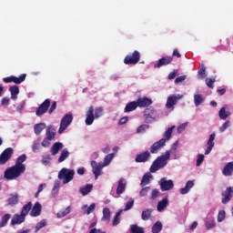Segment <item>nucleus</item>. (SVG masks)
<instances>
[{
	"label": "nucleus",
	"instance_id": "obj_1",
	"mask_svg": "<svg viewBox=\"0 0 233 233\" xmlns=\"http://www.w3.org/2000/svg\"><path fill=\"white\" fill-rule=\"evenodd\" d=\"M105 114V109L103 107H94L93 106H89L88 110L86 112V125L90 127L94 124L96 119H99V117H103Z\"/></svg>",
	"mask_w": 233,
	"mask_h": 233
},
{
	"label": "nucleus",
	"instance_id": "obj_2",
	"mask_svg": "<svg viewBox=\"0 0 233 233\" xmlns=\"http://www.w3.org/2000/svg\"><path fill=\"white\" fill-rule=\"evenodd\" d=\"M170 159V153L165 152V154L159 156L151 165L150 172L152 174L157 172V170H161V168H165L167 165H168V160Z\"/></svg>",
	"mask_w": 233,
	"mask_h": 233
},
{
	"label": "nucleus",
	"instance_id": "obj_3",
	"mask_svg": "<svg viewBox=\"0 0 233 233\" xmlns=\"http://www.w3.org/2000/svg\"><path fill=\"white\" fill-rule=\"evenodd\" d=\"M25 169L23 166L19 167L18 166L15 165L5 171L4 177L8 181L17 179V177H19L22 174H25Z\"/></svg>",
	"mask_w": 233,
	"mask_h": 233
},
{
	"label": "nucleus",
	"instance_id": "obj_4",
	"mask_svg": "<svg viewBox=\"0 0 233 233\" xmlns=\"http://www.w3.org/2000/svg\"><path fill=\"white\" fill-rule=\"evenodd\" d=\"M74 176H76V170L66 167H63L58 172V179L62 181L63 185H68L74 179Z\"/></svg>",
	"mask_w": 233,
	"mask_h": 233
},
{
	"label": "nucleus",
	"instance_id": "obj_5",
	"mask_svg": "<svg viewBox=\"0 0 233 233\" xmlns=\"http://www.w3.org/2000/svg\"><path fill=\"white\" fill-rule=\"evenodd\" d=\"M183 97H185V96L181 94L169 95L167 98L166 108L169 110V112H174L176 106L181 99H183Z\"/></svg>",
	"mask_w": 233,
	"mask_h": 233
},
{
	"label": "nucleus",
	"instance_id": "obj_6",
	"mask_svg": "<svg viewBox=\"0 0 233 233\" xmlns=\"http://www.w3.org/2000/svg\"><path fill=\"white\" fill-rule=\"evenodd\" d=\"M72 121H74V116H72V114L65 115L61 119L58 134H63V132H65V130H66L68 127L72 125Z\"/></svg>",
	"mask_w": 233,
	"mask_h": 233
},
{
	"label": "nucleus",
	"instance_id": "obj_7",
	"mask_svg": "<svg viewBox=\"0 0 233 233\" xmlns=\"http://www.w3.org/2000/svg\"><path fill=\"white\" fill-rule=\"evenodd\" d=\"M144 116L146 123H154V121H157V119H159L157 111L151 108H147L144 111Z\"/></svg>",
	"mask_w": 233,
	"mask_h": 233
},
{
	"label": "nucleus",
	"instance_id": "obj_8",
	"mask_svg": "<svg viewBox=\"0 0 233 233\" xmlns=\"http://www.w3.org/2000/svg\"><path fill=\"white\" fill-rule=\"evenodd\" d=\"M92 173L95 176V179H98L99 176H103V168H105L103 162L91 161Z\"/></svg>",
	"mask_w": 233,
	"mask_h": 233
},
{
	"label": "nucleus",
	"instance_id": "obj_9",
	"mask_svg": "<svg viewBox=\"0 0 233 233\" xmlns=\"http://www.w3.org/2000/svg\"><path fill=\"white\" fill-rule=\"evenodd\" d=\"M158 185L160 187V190L162 192H168L174 188V180L172 179H167V177H162L158 181Z\"/></svg>",
	"mask_w": 233,
	"mask_h": 233
},
{
	"label": "nucleus",
	"instance_id": "obj_10",
	"mask_svg": "<svg viewBox=\"0 0 233 233\" xmlns=\"http://www.w3.org/2000/svg\"><path fill=\"white\" fill-rule=\"evenodd\" d=\"M140 59L141 54H139V51H134L132 55H127L125 57L124 63L125 65H137Z\"/></svg>",
	"mask_w": 233,
	"mask_h": 233
},
{
	"label": "nucleus",
	"instance_id": "obj_11",
	"mask_svg": "<svg viewBox=\"0 0 233 233\" xmlns=\"http://www.w3.org/2000/svg\"><path fill=\"white\" fill-rule=\"evenodd\" d=\"M125 190H127V180L125 178H120L117 182L116 193L112 190L111 195L113 198H119L121 194H124Z\"/></svg>",
	"mask_w": 233,
	"mask_h": 233
},
{
	"label": "nucleus",
	"instance_id": "obj_12",
	"mask_svg": "<svg viewBox=\"0 0 233 233\" xmlns=\"http://www.w3.org/2000/svg\"><path fill=\"white\" fill-rule=\"evenodd\" d=\"M13 154L14 149L12 147H7L6 149H5L0 155V165H5L8 161H10Z\"/></svg>",
	"mask_w": 233,
	"mask_h": 233
},
{
	"label": "nucleus",
	"instance_id": "obj_13",
	"mask_svg": "<svg viewBox=\"0 0 233 233\" xmlns=\"http://www.w3.org/2000/svg\"><path fill=\"white\" fill-rule=\"evenodd\" d=\"M48 108H50V99H46L37 108L35 111V115L38 117H41L44 114L48 112Z\"/></svg>",
	"mask_w": 233,
	"mask_h": 233
},
{
	"label": "nucleus",
	"instance_id": "obj_14",
	"mask_svg": "<svg viewBox=\"0 0 233 233\" xmlns=\"http://www.w3.org/2000/svg\"><path fill=\"white\" fill-rule=\"evenodd\" d=\"M167 143V139L161 138L160 140L155 142L151 147H150V152L151 154H157L158 150H161L163 147H165Z\"/></svg>",
	"mask_w": 233,
	"mask_h": 233
},
{
	"label": "nucleus",
	"instance_id": "obj_15",
	"mask_svg": "<svg viewBox=\"0 0 233 233\" xmlns=\"http://www.w3.org/2000/svg\"><path fill=\"white\" fill-rule=\"evenodd\" d=\"M150 157H152L150 152L145 151L143 153L137 154L135 161L136 163H147V161H150Z\"/></svg>",
	"mask_w": 233,
	"mask_h": 233
},
{
	"label": "nucleus",
	"instance_id": "obj_16",
	"mask_svg": "<svg viewBox=\"0 0 233 233\" xmlns=\"http://www.w3.org/2000/svg\"><path fill=\"white\" fill-rule=\"evenodd\" d=\"M172 56H165L160 59L154 65V68H161V66H167L172 63Z\"/></svg>",
	"mask_w": 233,
	"mask_h": 233
},
{
	"label": "nucleus",
	"instance_id": "obj_17",
	"mask_svg": "<svg viewBox=\"0 0 233 233\" xmlns=\"http://www.w3.org/2000/svg\"><path fill=\"white\" fill-rule=\"evenodd\" d=\"M216 139V133H212L209 136V138L207 142V148L205 150V156H208V154H210V152H212V148H214V140Z\"/></svg>",
	"mask_w": 233,
	"mask_h": 233
},
{
	"label": "nucleus",
	"instance_id": "obj_18",
	"mask_svg": "<svg viewBox=\"0 0 233 233\" xmlns=\"http://www.w3.org/2000/svg\"><path fill=\"white\" fill-rule=\"evenodd\" d=\"M137 105L139 106V108H147V106H150V105H152V99L147 96L138 98L137 100Z\"/></svg>",
	"mask_w": 233,
	"mask_h": 233
},
{
	"label": "nucleus",
	"instance_id": "obj_19",
	"mask_svg": "<svg viewBox=\"0 0 233 233\" xmlns=\"http://www.w3.org/2000/svg\"><path fill=\"white\" fill-rule=\"evenodd\" d=\"M193 187H194V180H188L186 183V186L179 189V193L182 196H185L186 194H188L190 192V189H192Z\"/></svg>",
	"mask_w": 233,
	"mask_h": 233
},
{
	"label": "nucleus",
	"instance_id": "obj_20",
	"mask_svg": "<svg viewBox=\"0 0 233 233\" xmlns=\"http://www.w3.org/2000/svg\"><path fill=\"white\" fill-rule=\"evenodd\" d=\"M168 198H164L162 200L158 201L157 205V212H164V210L168 207Z\"/></svg>",
	"mask_w": 233,
	"mask_h": 233
},
{
	"label": "nucleus",
	"instance_id": "obj_21",
	"mask_svg": "<svg viewBox=\"0 0 233 233\" xmlns=\"http://www.w3.org/2000/svg\"><path fill=\"white\" fill-rule=\"evenodd\" d=\"M25 217L20 213L15 214L11 219V225H21V223H25Z\"/></svg>",
	"mask_w": 233,
	"mask_h": 233
},
{
	"label": "nucleus",
	"instance_id": "obj_22",
	"mask_svg": "<svg viewBox=\"0 0 233 233\" xmlns=\"http://www.w3.org/2000/svg\"><path fill=\"white\" fill-rule=\"evenodd\" d=\"M232 187H228L226 191L222 194L223 198H222V203L224 205H227L230 199H232Z\"/></svg>",
	"mask_w": 233,
	"mask_h": 233
},
{
	"label": "nucleus",
	"instance_id": "obj_23",
	"mask_svg": "<svg viewBox=\"0 0 233 233\" xmlns=\"http://www.w3.org/2000/svg\"><path fill=\"white\" fill-rule=\"evenodd\" d=\"M223 176L230 177L233 174V162H228L225 165L222 170Z\"/></svg>",
	"mask_w": 233,
	"mask_h": 233
},
{
	"label": "nucleus",
	"instance_id": "obj_24",
	"mask_svg": "<svg viewBox=\"0 0 233 233\" xmlns=\"http://www.w3.org/2000/svg\"><path fill=\"white\" fill-rule=\"evenodd\" d=\"M30 216L32 218H37V216H41V204L39 202L35 203L30 212Z\"/></svg>",
	"mask_w": 233,
	"mask_h": 233
},
{
	"label": "nucleus",
	"instance_id": "obj_25",
	"mask_svg": "<svg viewBox=\"0 0 233 233\" xmlns=\"http://www.w3.org/2000/svg\"><path fill=\"white\" fill-rule=\"evenodd\" d=\"M193 97L195 106H201L205 103V97L199 93H195Z\"/></svg>",
	"mask_w": 233,
	"mask_h": 233
},
{
	"label": "nucleus",
	"instance_id": "obj_26",
	"mask_svg": "<svg viewBox=\"0 0 233 233\" xmlns=\"http://www.w3.org/2000/svg\"><path fill=\"white\" fill-rule=\"evenodd\" d=\"M63 150V143L61 142H56L52 147H51V154L52 156H57L59 154V151Z\"/></svg>",
	"mask_w": 233,
	"mask_h": 233
},
{
	"label": "nucleus",
	"instance_id": "obj_27",
	"mask_svg": "<svg viewBox=\"0 0 233 233\" xmlns=\"http://www.w3.org/2000/svg\"><path fill=\"white\" fill-rule=\"evenodd\" d=\"M46 138L51 139V141L53 139H55L56 138V127H54V126H49L46 128Z\"/></svg>",
	"mask_w": 233,
	"mask_h": 233
},
{
	"label": "nucleus",
	"instance_id": "obj_28",
	"mask_svg": "<svg viewBox=\"0 0 233 233\" xmlns=\"http://www.w3.org/2000/svg\"><path fill=\"white\" fill-rule=\"evenodd\" d=\"M26 161V155L23 154L21 156H19L15 161V166L21 167H24V170H26V166L23 163H25Z\"/></svg>",
	"mask_w": 233,
	"mask_h": 233
},
{
	"label": "nucleus",
	"instance_id": "obj_29",
	"mask_svg": "<svg viewBox=\"0 0 233 233\" xmlns=\"http://www.w3.org/2000/svg\"><path fill=\"white\" fill-rule=\"evenodd\" d=\"M153 177L151 173H146L142 177L140 186L147 187V185H150V180L153 179Z\"/></svg>",
	"mask_w": 233,
	"mask_h": 233
},
{
	"label": "nucleus",
	"instance_id": "obj_30",
	"mask_svg": "<svg viewBox=\"0 0 233 233\" xmlns=\"http://www.w3.org/2000/svg\"><path fill=\"white\" fill-rule=\"evenodd\" d=\"M152 212H154V209H152V208H147V209L143 210L142 214H141V219L143 221H148V219H150V218H152Z\"/></svg>",
	"mask_w": 233,
	"mask_h": 233
},
{
	"label": "nucleus",
	"instance_id": "obj_31",
	"mask_svg": "<svg viewBox=\"0 0 233 233\" xmlns=\"http://www.w3.org/2000/svg\"><path fill=\"white\" fill-rule=\"evenodd\" d=\"M92 188H94V186L92 184H87L80 187L79 192L82 194V196H88V194L92 192Z\"/></svg>",
	"mask_w": 233,
	"mask_h": 233
},
{
	"label": "nucleus",
	"instance_id": "obj_32",
	"mask_svg": "<svg viewBox=\"0 0 233 233\" xmlns=\"http://www.w3.org/2000/svg\"><path fill=\"white\" fill-rule=\"evenodd\" d=\"M59 188H61V180L58 178L55 180V184L51 192L54 198H56V196H57V194L59 193Z\"/></svg>",
	"mask_w": 233,
	"mask_h": 233
},
{
	"label": "nucleus",
	"instance_id": "obj_33",
	"mask_svg": "<svg viewBox=\"0 0 233 233\" xmlns=\"http://www.w3.org/2000/svg\"><path fill=\"white\" fill-rule=\"evenodd\" d=\"M8 205L11 207H14L15 205H17L19 203V195H10V197L7 199Z\"/></svg>",
	"mask_w": 233,
	"mask_h": 233
},
{
	"label": "nucleus",
	"instance_id": "obj_34",
	"mask_svg": "<svg viewBox=\"0 0 233 233\" xmlns=\"http://www.w3.org/2000/svg\"><path fill=\"white\" fill-rule=\"evenodd\" d=\"M82 210H84V214L89 216V214H92V212L96 210V203H92L89 207L87 205H84L82 207Z\"/></svg>",
	"mask_w": 233,
	"mask_h": 233
},
{
	"label": "nucleus",
	"instance_id": "obj_35",
	"mask_svg": "<svg viewBox=\"0 0 233 233\" xmlns=\"http://www.w3.org/2000/svg\"><path fill=\"white\" fill-rule=\"evenodd\" d=\"M45 128H46V124L45 123H39L35 125L34 127L35 134L36 136H39V134H41L43 130H45Z\"/></svg>",
	"mask_w": 233,
	"mask_h": 233
},
{
	"label": "nucleus",
	"instance_id": "obj_36",
	"mask_svg": "<svg viewBox=\"0 0 233 233\" xmlns=\"http://www.w3.org/2000/svg\"><path fill=\"white\" fill-rule=\"evenodd\" d=\"M102 221H104L105 223H110V208H105L103 209Z\"/></svg>",
	"mask_w": 233,
	"mask_h": 233
},
{
	"label": "nucleus",
	"instance_id": "obj_37",
	"mask_svg": "<svg viewBox=\"0 0 233 233\" xmlns=\"http://www.w3.org/2000/svg\"><path fill=\"white\" fill-rule=\"evenodd\" d=\"M9 92L11 93V98L15 100L17 99V96L19 95V87L17 86H12L9 88Z\"/></svg>",
	"mask_w": 233,
	"mask_h": 233
},
{
	"label": "nucleus",
	"instance_id": "obj_38",
	"mask_svg": "<svg viewBox=\"0 0 233 233\" xmlns=\"http://www.w3.org/2000/svg\"><path fill=\"white\" fill-rule=\"evenodd\" d=\"M218 116L220 119L225 121L230 116V111L227 110V107H222L218 112Z\"/></svg>",
	"mask_w": 233,
	"mask_h": 233
},
{
	"label": "nucleus",
	"instance_id": "obj_39",
	"mask_svg": "<svg viewBox=\"0 0 233 233\" xmlns=\"http://www.w3.org/2000/svg\"><path fill=\"white\" fill-rule=\"evenodd\" d=\"M30 210H32V202H28L27 204L24 205L20 214L24 215V217L26 218Z\"/></svg>",
	"mask_w": 233,
	"mask_h": 233
},
{
	"label": "nucleus",
	"instance_id": "obj_40",
	"mask_svg": "<svg viewBox=\"0 0 233 233\" xmlns=\"http://www.w3.org/2000/svg\"><path fill=\"white\" fill-rule=\"evenodd\" d=\"M10 218H12V215H10L8 213L2 217V218L0 220V228L6 227V225L8 224V221H10Z\"/></svg>",
	"mask_w": 233,
	"mask_h": 233
},
{
	"label": "nucleus",
	"instance_id": "obj_41",
	"mask_svg": "<svg viewBox=\"0 0 233 233\" xmlns=\"http://www.w3.org/2000/svg\"><path fill=\"white\" fill-rule=\"evenodd\" d=\"M70 156V152H68L67 148L62 150L60 157H58V163H63L67 157Z\"/></svg>",
	"mask_w": 233,
	"mask_h": 233
},
{
	"label": "nucleus",
	"instance_id": "obj_42",
	"mask_svg": "<svg viewBox=\"0 0 233 233\" xmlns=\"http://www.w3.org/2000/svg\"><path fill=\"white\" fill-rule=\"evenodd\" d=\"M137 106V101L130 102L126 106L125 112H133V110H136Z\"/></svg>",
	"mask_w": 233,
	"mask_h": 233
},
{
	"label": "nucleus",
	"instance_id": "obj_43",
	"mask_svg": "<svg viewBox=\"0 0 233 233\" xmlns=\"http://www.w3.org/2000/svg\"><path fill=\"white\" fill-rule=\"evenodd\" d=\"M115 157V154L114 153H110L107 156L105 157L104 161L102 162V165L104 167H108V165H110V163H112V159H114Z\"/></svg>",
	"mask_w": 233,
	"mask_h": 233
},
{
	"label": "nucleus",
	"instance_id": "obj_44",
	"mask_svg": "<svg viewBox=\"0 0 233 233\" xmlns=\"http://www.w3.org/2000/svg\"><path fill=\"white\" fill-rule=\"evenodd\" d=\"M163 230V224L161 221H157L153 226H152V233H159Z\"/></svg>",
	"mask_w": 233,
	"mask_h": 233
},
{
	"label": "nucleus",
	"instance_id": "obj_45",
	"mask_svg": "<svg viewBox=\"0 0 233 233\" xmlns=\"http://www.w3.org/2000/svg\"><path fill=\"white\" fill-rule=\"evenodd\" d=\"M198 79H205L207 77V68L205 67V65H201L200 68L198 69Z\"/></svg>",
	"mask_w": 233,
	"mask_h": 233
},
{
	"label": "nucleus",
	"instance_id": "obj_46",
	"mask_svg": "<svg viewBox=\"0 0 233 233\" xmlns=\"http://www.w3.org/2000/svg\"><path fill=\"white\" fill-rule=\"evenodd\" d=\"M123 209H120L117 213H116L114 220H113V227H117L119 223H121V214Z\"/></svg>",
	"mask_w": 233,
	"mask_h": 233
},
{
	"label": "nucleus",
	"instance_id": "obj_47",
	"mask_svg": "<svg viewBox=\"0 0 233 233\" xmlns=\"http://www.w3.org/2000/svg\"><path fill=\"white\" fill-rule=\"evenodd\" d=\"M174 128H176V126H172L165 131L164 139H166V141H169V139L172 137V132H174Z\"/></svg>",
	"mask_w": 233,
	"mask_h": 233
},
{
	"label": "nucleus",
	"instance_id": "obj_48",
	"mask_svg": "<svg viewBox=\"0 0 233 233\" xmlns=\"http://www.w3.org/2000/svg\"><path fill=\"white\" fill-rule=\"evenodd\" d=\"M130 230L132 233H145V228L136 224L130 226Z\"/></svg>",
	"mask_w": 233,
	"mask_h": 233
},
{
	"label": "nucleus",
	"instance_id": "obj_49",
	"mask_svg": "<svg viewBox=\"0 0 233 233\" xmlns=\"http://www.w3.org/2000/svg\"><path fill=\"white\" fill-rule=\"evenodd\" d=\"M25 79H26V74H22L19 77L13 76V83H15V85H21Z\"/></svg>",
	"mask_w": 233,
	"mask_h": 233
},
{
	"label": "nucleus",
	"instance_id": "obj_50",
	"mask_svg": "<svg viewBox=\"0 0 233 233\" xmlns=\"http://www.w3.org/2000/svg\"><path fill=\"white\" fill-rule=\"evenodd\" d=\"M69 212H70V207H67L66 209L58 212L56 214V218H58V219H61V218H65L66 216H68Z\"/></svg>",
	"mask_w": 233,
	"mask_h": 233
},
{
	"label": "nucleus",
	"instance_id": "obj_51",
	"mask_svg": "<svg viewBox=\"0 0 233 233\" xmlns=\"http://www.w3.org/2000/svg\"><path fill=\"white\" fill-rule=\"evenodd\" d=\"M134 207V198H129V200L126 203V207L122 211L127 212L128 210H132V208Z\"/></svg>",
	"mask_w": 233,
	"mask_h": 233
},
{
	"label": "nucleus",
	"instance_id": "obj_52",
	"mask_svg": "<svg viewBox=\"0 0 233 233\" xmlns=\"http://www.w3.org/2000/svg\"><path fill=\"white\" fill-rule=\"evenodd\" d=\"M148 128H150V126L147 124L141 125L140 127H137V134H145V132H147Z\"/></svg>",
	"mask_w": 233,
	"mask_h": 233
},
{
	"label": "nucleus",
	"instance_id": "obj_53",
	"mask_svg": "<svg viewBox=\"0 0 233 233\" xmlns=\"http://www.w3.org/2000/svg\"><path fill=\"white\" fill-rule=\"evenodd\" d=\"M44 227H46V219H42L40 222L36 224L35 232H39V230L41 228H44Z\"/></svg>",
	"mask_w": 233,
	"mask_h": 233
},
{
	"label": "nucleus",
	"instance_id": "obj_54",
	"mask_svg": "<svg viewBox=\"0 0 233 233\" xmlns=\"http://www.w3.org/2000/svg\"><path fill=\"white\" fill-rule=\"evenodd\" d=\"M148 192H150V187H143L140 192H139V196L140 198H145L147 196H148Z\"/></svg>",
	"mask_w": 233,
	"mask_h": 233
},
{
	"label": "nucleus",
	"instance_id": "obj_55",
	"mask_svg": "<svg viewBox=\"0 0 233 233\" xmlns=\"http://www.w3.org/2000/svg\"><path fill=\"white\" fill-rule=\"evenodd\" d=\"M159 196H161V192H159V189L155 188L151 192L150 199H152V200L157 199V198H159Z\"/></svg>",
	"mask_w": 233,
	"mask_h": 233
},
{
	"label": "nucleus",
	"instance_id": "obj_56",
	"mask_svg": "<svg viewBox=\"0 0 233 233\" xmlns=\"http://www.w3.org/2000/svg\"><path fill=\"white\" fill-rule=\"evenodd\" d=\"M187 127H188V122H185V123L181 124L177 129V134H183V132H185Z\"/></svg>",
	"mask_w": 233,
	"mask_h": 233
},
{
	"label": "nucleus",
	"instance_id": "obj_57",
	"mask_svg": "<svg viewBox=\"0 0 233 233\" xmlns=\"http://www.w3.org/2000/svg\"><path fill=\"white\" fill-rule=\"evenodd\" d=\"M39 150H41V144H39V142H34L33 146H32V151L35 154H37V152H39Z\"/></svg>",
	"mask_w": 233,
	"mask_h": 233
},
{
	"label": "nucleus",
	"instance_id": "obj_58",
	"mask_svg": "<svg viewBox=\"0 0 233 233\" xmlns=\"http://www.w3.org/2000/svg\"><path fill=\"white\" fill-rule=\"evenodd\" d=\"M225 218H226L225 210H220V211H218V223H222V221H225Z\"/></svg>",
	"mask_w": 233,
	"mask_h": 233
},
{
	"label": "nucleus",
	"instance_id": "obj_59",
	"mask_svg": "<svg viewBox=\"0 0 233 233\" xmlns=\"http://www.w3.org/2000/svg\"><path fill=\"white\" fill-rule=\"evenodd\" d=\"M203 161H205V155L198 154V158H197L196 166L197 167H201V163H203Z\"/></svg>",
	"mask_w": 233,
	"mask_h": 233
},
{
	"label": "nucleus",
	"instance_id": "obj_60",
	"mask_svg": "<svg viewBox=\"0 0 233 233\" xmlns=\"http://www.w3.org/2000/svg\"><path fill=\"white\" fill-rule=\"evenodd\" d=\"M230 127V120H227L220 127L219 132L223 133L227 128H229Z\"/></svg>",
	"mask_w": 233,
	"mask_h": 233
},
{
	"label": "nucleus",
	"instance_id": "obj_61",
	"mask_svg": "<svg viewBox=\"0 0 233 233\" xmlns=\"http://www.w3.org/2000/svg\"><path fill=\"white\" fill-rule=\"evenodd\" d=\"M206 228H207L208 230L215 228H216V221H214V219H212L210 221H207L206 222Z\"/></svg>",
	"mask_w": 233,
	"mask_h": 233
},
{
	"label": "nucleus",
	"instance_id": "obj_62",
	"mask_svg": "<svg viewBox=\"0 0 233 233\" xmlns=\"http://www.w3.org/2000/svg\"><path fill=\"white\" fill-rule=\"evenodd\" d=\"M214 83H216V78H207L206 85L208 88H214Z\"/></svg>",
	"mask_w": 233,
	"mask_h": 233
},
{
	"label": "nucleus",
	"instance_id": "obj_63",
	"mask_svg": "<svg viewBox=\"0 0 233 233\" xmlns=\"http://www.w3.org/2000/svg\"><path fill=\"white\" fill-rule=\"evenodd\" d=\"M51 160H52V157H50V155H45L42 157V164L43 165H48Z\"/></svg>",
	"mask_w": 233,
	"mask_h": 233
},
{
	"label": "nucleus",
	"instance_id": "obj_64",
	"mask_svg": "<svg viewBox=\"0 0 233 233\" xmlns=\"http://www.w3.org/2000/svg\"><path fill=\"white\" fill-rule=\"evenodd\" d=\"M177 150V142H175L169 150H167L166 152H169V157L170 156H172V154H174V152H176Z\"/></svg>",
	"mask_w": 233,
	"mask_h": 233
}]
</instances>
